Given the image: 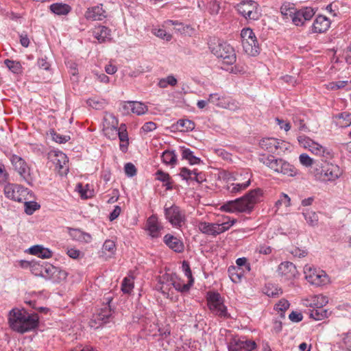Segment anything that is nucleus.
Segmentation results:
<instances>
[{
	"label": "nucleus",
	"mask_w": 351,
	"mask_h": 351,
	"mask_svg": "<svg viewBox=\"0 0 351 351\" xmlns=\"http://www.w3.org/2000/svg\"><path fill=\"white\" fill-rule=\"evenodd\" d=\"M8 320L10 327L21 334L35 330L39 324V317L36 313H29L18 308L10 311Z\"/></svg>",
	"instance_id": "f257e3e1"
},
{
	"label": "nucleus",
	"mask_w": 351,
	"mask_h": 351,
	"mask_svg": "<svg viewBox=\"0 0 351 351\" xmlns=\"http://www.w3.org/2000/svg\"><path fill=\"white\" fill-rule=\"evenodd\" d=\"M261 195L262 190L261 189L250 190L243 197L224 203L221 206V210L227 213H250Z\"/></svg>",
	"instance_id": "f03ea898"
},
{
	"label": "nucleus",
	"mask_w": 351,
	"mask_h": 351,
	"mask_svg": "<svg viewBox=\"0 0 351 351\" xmlns=\"http://www.w3.org/2000/svg\"><path fill=\"white\" fill-rule=\"evenodd\" d=\"M261 162L277 173L293 177L298 174L297 169L282 158H277L273 155H263L259 158Z\"/></svg>",
	"instance_id": "7ed1b4c3"
},
{
	"label": "nucleus",
	"mask_w": 351,
	"mask_h": 351,
	"mask_svg": "<svg viewBox=\"0 0 351 351\" xmlns=\"http://www.w3.org/2000/svg\"><path fill=\"white\" fill-rule=\"evenodd\" d=\"M206 301L210 311L220 317L230 318L227 307L224 305V300L217 291H208L206 293Z\"/></svg>",
	"instance_id": "20e7f679"
},
{
	"label": "nucleus",
	"mask_w": 351,
	"mask_h": 351,
	"mask_svg": "<svg viewBox=\"0 0 351 351\" xmlns=\"http://www.w3.org/2000/svg\"><path fill=\"white\" fill-rule=\"evenodd\" d=\"M212 53L217 58H221L224 64H233L237 60L234 49L226 42H218L210 47Z\"/></svg>",
	"instance_id": "39448f33"
},
{
	"label": "nucleus",
	"mask_w": 351,
	"mask_h": 351,
	"mask_svg": "<svg viewBox=\"0 0 351 351\" xmlns=\"http://www.w3.org/2000/svg\"><path fill=\"white\" fill-rule=\"evenodd\" d=\"M236 219L223 221L221 223L200 221L198 223L197 227L202 233L209 236L216 237L228 230L229 228L236 223Z\"/></svg>",
	"instance_id": "423d86ee"
},
{
	"label": "nucleus",
	"mask_w": 351,
	"mask_h": 351,
	"mask_svg": "<svg viewBox=\"0 0 351 351\" xmlns=\"http://www.w3.org/2000/svg\"><path fill=\"white\" fill-rule=\"evenodd\" d=\"M164 213L166 219L175 228H181L186 221L184 211L175 204L169 207H167L166 204Z\"/></svg>",
	"instance_id": "0eeeda50"
},
{
	"label": "nucleus",
	"mask_w": 351,
	"mask_h": 351,
	"mask_svg": "<svg viewBox=\"0 0 351 351\" xmlns=\"http://www.w3.org/2000/svg\"><path fill=\"white\" fill-rule=\"evenodd\" d=\"M10 161L14 169L19 173L23 180L29 185L33 184L34 179L30 173V168L25 160L17 155L13 154Z\"/></svg>",
	"instance_id": "6e6552de"
},
{
	"label": "nucleus",
	"mask_w": 351,
	"mask_h": 351,
	"mask_svg": "<svg viewBox=\"0 0 351 351\" xmlns=\"http://www.w3.org/2000/svg\"><path fill=\"white\" fill-rule=\"evenodd\" d=\"M258 3L252 0L243 1L237 5L238 12L249 20H258L261 16Z\"/></svg>",
	"instance_id": "1a4fd4ad"
},
{
	"label": "nucleus",
	"mask_w": 351,
	"mask_h": 351,
	"mask_svg": "<svg viewBox=\"0 0 351 351\" xmlns=\"http://www.w3.org/2000/svg\"><path fill=\"white\" fill-rule=\"evenodd\" d=\"M30 193L31 191L27 188L20 184H8L4 187L5 196L18 202H23L24 200H26V195Z\"/></svg>",
	"instance_id": "9d476101"
},
{
	"label": "nucleus",
	"mask_w": 351,
	"mask_h": 351,
	"mask_svg": "<svg viewBox=\"0 0 351 351\" xmlns=\"http://www.w3.org/2000/svg\"><path fill=\"white\" fill-rule=\"evenodd\" d=\"M256 347L255 341L238 336L233 337L228 346V351H252Z\"/></svg>",
	"instance_id": "9b49d317"
},
{
	"label": "nucleus",
	"mask_w": 351,
	"mask_h": 351,
	"mask_svg": "<svg viewBox=\"0 0 351 351\" xmlns=\"http://www.w3.org/2000/svg\"><path fill=\"white\" fill-rule=\"evenodd\" d=\"M315 12L312 8L306 7L295 11L292 14L291 21L297 26L303 25L304 22L309 21L315 15Z\"/></svg>",
	"instance_id": "f8f14e48"
},
{
	"label": "nucleus",
	"mask_w": 351,
	"mask_h": 351,
	"mask_svg": "<svg viewBox=\"0 0 351 351\" xmlns=\"http://www.w3.org/2000/svg\"><path fill=\"white\" fill-rule=\"evenodd\" d=\"M278 274L285 280H291L298 275V270L295 265L289 261L281 263L278 268Z\"/></svg>",
	"instance_id": "ddd939ff"
},
{
	"label": "nucleus",
	"mask_w": 351,
	"mask_h": 351,
	"mask_svg": "<svg viewBox=\"0 0 351 351\" xmlns=\"http://www.w3.org/2000/svg\"><path fill=\"white\" fill-rule=\"evenodd\" d=\"M320 299L319 306H316L311 310L310 317L315 320H322L328 317L331 313L328 309L323 308V306L328 303L327 298L325 296H321Z\"/></svg>",
	"instance_id": "4468645a"
},
{
	"label": "nucleus",
	"mask_w": 351,
	"mask_h": 351,
	"mask_svg": "<svg viewBox=\"0 0 351 351\" xmlns=\"http://www.w3.org/2000/svg\"><path fill=\"white\" fill-rule=\"evenodd\" d=\"M330 26V21L328 18L323 15H319L314 20L311 26L312 33L322 34L326 32Z\"/></svg>",
	"instance_id": "2eb2a0df"
},
{
	"label": "nucleus",
	"mask_w": 351,
	"mask_h": 351,
	"mask_svg": "<svg viewBox=\"0 0 351 351\" xmlns=\"http://www.w3.org/2000/svg\"><path fill=\"white\" fill-rule=\"evenodd\" d=\"M163 241L167 246L175 252L181 253L184 250L183 242L172 234H167L163 238Z\"/></svg>",
	"instance_id": "dca6fc26"
},
{
	"label": "nucleus",
	"mask_w": 351,
	"mask_h": 351,
	"mask_svg": "<svg viewBox=\"0 0 351 351\" xmlns=\"http://www.w3.org/2000/svg\"><path fill=\"white\" fill-rule=\"evenodd\" d=\"M85 17L88 20L101 21L106 17V11L103 9V5L93 6L88 8L85 13Z\"/></svg>",
	"instance_id": "f3484780"
},
{
	"label": "nucleus",
	"mask_w": 351,
	"mask_h": 351,
	"mask_svg": "<svg viewBox=\"0 0 351 351\" xmlns=\"http://www.w3.org/2000/svg\"><path fill=\"white\" fill-rule=\"evenodd\" d=\"M242 46L245 52L251 56H256L261 52L256 36L247 41H243Z\"/></svg>",
	"instance_id": "a211bd4d"
},
{
	"label": "nucleus",
	"mask_w": 351,
	"mask_h": 351,
	"mask_svg": "<svg viewBox=\"0 0 351 351\" xmlns=\"http://www.w3.org/2000/svg\"><path fill=\"white\" fill-rule=\"evenodd\" d=\"M306 278L312 284L317 286L325 285L328 282V276L324 271H317L315 269L311 274L306 276Z\"/></svg>",
	"instance_id": "6ab92c4d"
},
{
	"label": "nucleus",
	"mask_w": 351,
	"mask_h": 351,
	"mask_svg": "<svg viewBox=\"0 0 351 351\" xmlns=\"http://www.w3.org/2000/svg\"><path fill=\"white\" fill-rule=\"evenodd\" d=\"M162 226H159L157 217L154 215L150 216L146 223V230L149 231V235L153 238L159 237V232L162 230Z\"/></svg>",
	"instance_id": "aec40b11"
},
{
	"label": "nucleus",
	"mask_w": 351,
	"mask_h": 351,
	"mask_svg": "<svg viewBox=\"0 0 351 351\" xmlns=\"http://www.w3.org/2000/svg\"><path fill=\"white\" fill-rule=\"evenodd\" d=\"M110 29L103 25L95 27L93 30V36L99 43H104L110 39Z\"/></svg>",
	"instance_id": "412c9836"
},
{
	"label": "nucleus",
	"mask_w": 351,
	"mask_h": 351,
	"mask_svg": "<svg viewBox=\"0 0 351 351\" xmlns=\"http://www.w3.org/2000/svg\"><path fill=\"white\" fill-rule=\"evenodd\" d=\"M260 147L268 152L274 153L280 147L278 139L275 138H265L261 140Z\"/></svg>",
	"instance_id": "4be33fe9"
},
{
	"label": "nucleus",
	"mask_w": 351,
	"mask_h": 351,
	"mask_svg": "<svg viewBox=\"0 0 351 351\" xmlns=\"http://www.w3.org/2000/svg\"><path fill=\"white\" fill-rule=\"evenodd\" d=\"M112 311L110 305L104 306L100 311L95 316V319L91 321V323H96L97 321L101 322L100 326L110 322L112 317Z\"/></svg>",
	"instance_id": "5701e85b"
},
{
	"label": "nucleus",
	"mask_w": 351,
	"mask_h": 351,
	"mask_svg": "<svg viewBox=\"0 0 351 351\" xmlns=\"http://www.w3.org/2000/svg\"><path fill=\"white\" fill-rule=\"evenodd\" d=\"M182 159L186 160L191 165L199 164L202 160L199 157L194 155V153L189 148L184 146L180 147Z\"/></svg>",
	"instance_id": "b1692460"
},
{
	"label": "nucleus",
	"mask_w": 351,
	"mask_h": 351,
	"mask_svg": "<svg viewBox=\"0 0 351 351\" xmlns=\"http://www.w3.org/2000/svg\"><path fill=\"white\" fill-rule=\"evenodd\" d=\"M28 251L31 254L36 255L42 259L49 258L52 256V252L49 249L40 245H36L29 247Z\"/></svg>",
	"instance_id": "393cba45"
},
{
	"label": "nucleus",
	"mask_w": 351,
	"mask_h": 351,
	"mask_svg": "<svg viewBox=\"0 0 351 351\" xmlns=\"http://www.w3.org/2000/svg\"><path fill=\"white\" fill-rule=\"evenodd\" d=\"M324 172L322 180L332 181L338 178L341 174L340 169L338 166L328 163L326 165V169Z\"/></svg>",
	"instance_id": "a878e982"
},
{
	"label": "nucleus",
	"mask_w": 351,
	"mask_h": 351,
	"mask_svg": "<svg viewBox=\"0 0 351 351\" xmlns=\"http://www.w3.org/2000/svg\"><path fill=\"white\" fill-rule=\"evenodd\" d=\"M50 10L56 15H66L71 11V7L62 3H54L50 5Z\"/></svg>",
	"instance_id": "bb28decb"
},
{
	"label": "nucleus",
	"mask_w": 351,
	"mask_h": 351,
	"mask_svg": "<svg viewBox=\"0 0 351 351\" xmlns=\"http://www.w3.org/2000/svg\"><path fill=\"white\" fill-rule=\"evenodd\" d=\"M110 117L112 119V125L105 127L104 128V133L107 138L114 140L116 139L117 136L118 120L113 115H110Z\"/></svg>",
	"instance_id": "cd10ccee"
},
{
	"label": "nucleus",
	"mask_w": 351,
	"mask_h": 351,
	"mask_svg": "<svg viewBox=\"0 0 351 351\" xmlns=\"http://www.w3.org/2000/svg\"><path fill=\"white\" fill-rule=\"evenodd\" d=\"M28 264L29 265V268L34 275L43 277V270L45 269L44 266L45 264H46V261L32 260V263Z\"/></svg>",
	"instance_id": "c85d7f7f"
},
{
	"label": "nucleus",
	"mask_w": 351,
	"mask_h": 351,
	"mask_svg": "<svg viewBox=\"0 0 351 351\" xmlns=\"http://www.w3.org/2000/svg\"><path fill=\"white\" fill-rule=\"evenodd\" d=\"M302 215L308 226L311 227L318 226L319 217L317 213L309 209H306L303 211Z\"/></svg>",
	"instance_id": "c756f323"
},
{
	"label": "nucleus",
	"mask_w": 351,
	"mask_h": 351,
	"mask_svg": "<svg viewBox=\"0 0 351 351\" xmlns=\"http://www.w3.org/2000/svg\"><path fill=\"white\" fill-rule=\"evenodd\" d=\"M161 159L163 163L175 166L177 163V156L174 150H165L162 152Z\"/></svg>",
	"instance_id": "7c9ffc66"
},
{
	"label": "nucleus",
	"mask_w": 351,
	"mask_h": 351,
	"mask_svg": "<svg viewBox=\"0 0 351 351\" xmlns=\"http://www.w3.org/2000/svg\"><path fill=\"white\" fill-rule=\"evenodd\" d=\"M228 272L231 280L235 283L240 282L243 276V269L239 267L230 266Z\"/></svg>",
	"instance_id": "2f4dec72"
},
{
	"label": "nucleus",
	"mask_w": 351,
	"mask_h": 351,
	"mask_svg": "<svg viewBox=\"0 0 351 351\" xmlns=\"http://www.w3.org/2000/svg\"><path fill=\"white\" fill-rule=\"evenodd\" d=\"M193 285V280L191 279L189 280L188 283H184L182 280L180 279L178 280H174L173 282H171L172 287L180 293H186L188 292L191 287Z\"/></svg>",
	"instance_id": "473e14b6"
},
{
	"label": "nucleus",
	"mask_w": 351,
	"mask_h": 351,
	"mask_svg": "<svg viewBox=\"0 0 351 351\" xmlns=\"http://www.w3.org/2000/svg\"><path fill=\"white\" fill-rule=\"evenodd\" d=\"M70 235L75 240L80 241L90 242L91 237L89 234L85 233L79 229H70Z\"/></svg>",
	"instance_id": "72a5a7b5"
},
{
	"label": "nucleus",
	"mask_w": 351,
	"mask_h": 351,
	"mask_svg": "<svg viewBox=\"0 0 351 351\" xmlns=\"http://www.w3.org/2000/svg\"><path fill=\"white\" fill-rule=\"evenodd\" d=\"M326 165L328 163L323 162H315L313 166L312 173L314 174V176L316 179L322 180L324 176V171L326 169Z\"/></svg>",
	"instance_id": "f704fd0d"
},
{
	"label": "nucleus",
	"mask_w": 351,
	"mask_h": 351,
	"mask_svg": "<svg viewBox=\"0 0 351 351\" xmlns=\"http://www.w3.org/2000/svg\"><path fill=\"white\" fill-rule=\"evenodd\" d=\"M4 64L14 73L19 74L22 72V66L19 61L6 59L4 60Z\"/></svg>",
	"instance_id": "c9c22d12"
},
{
	"label": "nucleus",
	"mask_w": 351,
	"mask_h": 351,
	"mask_svg": "<svg viewBox=\"0 0 351 351\" xmlns=\"http://www.w3.org/2000/svg\"><path fill=\"white\" fill-rule=\"evenodd\" d=\"M25 213L28 215H32L36 210L40 208V205L34 201L24 200Z\"/></svg>",
	"instance_id": "e433bc0d"
},
{
	"label": "nucleus",
	"mask_w": 351,
	"mask_h": 351,
	"mask_svg": "<svg viewBox=\"0 0 351 351\" xmlns=\"http://www.w3.org/2000/svg\"><path fill=\"white\" fill-rule=\"evenodd\" d=\"M250 180L249 179L247 181L243 183H237V184H232L230 186H228V190L231 193H237L242 190L247 189L250 184Z\"/></svg>",
	"instance_id": "4c0bfd02"
},
{
	"label": "nucleus",
	"mask_w": 351,
	"mask_h": 351,
	"mask_svg": "<svg viewBox=\"0 0 351 351\" xmlns=\"http://www.w3.org/2000/svg\"><path fill=\"white\" fill-rule=\"evenodd\" d=\"M67 272L60 267H56V272L53 274L52 280L53 282H60L64 280L67 277Z\"/></svg>",
	"instance_id": "58836bf2"
},
{
	"label": "nucleus",
	"mask_w": 351,
	"mask_h": 351,
	"mask_svg": "<svg viewBox=\"0 0 351 351\" xmlns=\"http://www.w3.org/2000/svg\"><path fill=\"white\" fill-rule=\"evenodd\" d=\"M50 134L52 137V139L58 143H65L68 142L71 137L68 135H61L60 134H58L54 130H50Z\"/></svg>",
	"instance_id": "ea45409f"
},
{
	"label": "nucleus",
	"mask_w": 351,
	"mask_h": 351,
	"mask_svg": "<svg viewBox=\"0 0 351 351\" xmlns=\"http://www.w3.org/2000/svg\"><path fill=\"white\" fill-rule=\"evenodd\" d=\"M147 111V107L139 101H134L132 104V113L137 115H142Z\"/></svg>",
	"instance_id": "a19ab883"
},
{
	"label": "nucleus",
	"mask_w": 351,
	"mask_h": 351,
	"mask_svg": "<svg viewBox=\"0 0 351 351\" xmlns=\"http://www.w3.org/2000/svg\"><path fill=\"white\" fill-rule=\"evenodd\" d=\"M195 169L193 170H190L186 167H182L180 169V172L179 176L184 180H186L188 183L192 182L193 176Z\"/></svg>",
	"instance_id": "79ce46f5"
},
{
	"label": "nucleus",
	"mask_w": 351,
	"mask_h": 351,
	"mask_svg": "<svg viewBox=\"0 0 351 351\" xmlns=\"http://www.w3.org/2000/svg\"><path fill=\"white\" fill-rule=\"evenodd\" d=\"M44 269L43 278L47 280H51L53 274L56 272V267L51 263L46 262Z\"/></svg>",
	"instance_id": "37998d69"
},
{
	"label": "nucleus",
	"mask_w": 351,
	"mask_h": 351,
	"mask_svg": "<svg viewBox=\"0 0 351 351\" xmlns=\"http://www.w3.org/2000/svg\"><path fill=\"white\" fill-rule=\"evenodd\" d=\"M290 303L285 299L280 300L278 304H276L275 309L280 311V317H285V312L289 308Z\"/></svg>",
	"instance_id": "c03bdc74"
},
{
	"label": "nucleus",
	"mask_w": 351,
	"mask_h": 351,
	"mask_svg": "<svg viewBox=\"0 0 351 351\" xmlns=\"http://www.w3.org/2000/svg\"><path fill=\"white\" fill-rule=\"evenodd\" d=\"M117 136H119L121 143L129 142V138L125 124H121V125L118 128Z\"/></svg>",
	"instance_id": "a18cd8bd"
},
{
	"label": "nucleus",
	"mask_w": 351,
	"mask_h": 351,
	"mask_svg": "<svg viewBox=\"0 0 351 351\" xmlns=\"http://www.w3.org/2000/svg\"><path fill=\"white\" fill-rule=\"evenodd\" d=\"M295 8L294 7H289V5L283 4L280 8V12L282 15L286 16L287 19H292V14H294Z\"/></svg>",
	"instance_id": "49530a36"
},
{
	"label": "nucleus",
	"mask_w": 351,
	"mask_h": 351,
	"mask_svg": "<svg viewBox=\"0 0 351 351\" xmlns=\"http://www.w3.org/2000/svg\"><path fill=\"white\" fill-rule=\"evenodd\" d=\"M178 127L184 128L187 131H192L195 128V123L189 119H179L177 121Z\"/></svg>",
	"instance_id": "de8ad7c7"
},
{
	"label": "nucleus",
	"mask_w": 351,
	"mask_h": 351,
	"mask_svg": "<svg viewBox=\"0 0 351 351\" xmlns=\"http://www.w3.org/2000/svg\"><path fill=\"white\" fill-rule=\"evenodd\" d=\"M134 288V282L132 280L125 278L123 280L122 284H121V291L124 293H130L132 289Z\"/></svg>",
	"instance_id": "09e8293b"
},
{
	"label": "nucleus",
	"mask_w": 351,
	"mask_h": 351,
	"mask_svg": "<svg viewBox=\"0 0 351 351\" xmlns=\"http://www.w3.org/2000/svg\"><path fill=\"white\" fill-rule=\"evenodd\" d=\"M87 104L96 110H99L103 108L104 104H106V101L104 99H96L95 98L88 99L87 100Z\"/></svg>",
	"instance_id": "8fccbe9b"
},
{
	"label": "nucleus",
	"mask_w": 351,
	"mask_h": 351,
	"mask_svg": "<svg viewBox=\"0 0 351 351\" xmlns=\"http://www.w3.org/2000/svg\"><path fill=\"white\" fill-rule=\"evenodd\" d=\"M309 150L317 155H323L325 152V148L315 141L311 143Z\"/></svg>",
	"instance_id": "3c124183"
},
{
	"label": "nucleus",
	"mask_w": 351,
	"mask_h": 351,
	"mask_svg": "<svg viewBox=\"0 0 351 351\" xmlns=\"http://www.w3.org/2000/svg\"><path fill=\"white\" fill-rule=\"evenodd\" d=\"M255 36V34L253 30L250 27L243 28L241 32V43L243 41H247L252 38Z\"/></svg>",
	"instance_id": "603ef678"
},
{
	"label": "nucleus",
	"mask_w": 351,
	"mask_h": 351,
	"mask_svg": "<svg viewBox=\"0 0 351 351\" xmlns=\"http://www.w3.org/2000/svg\"><path fill=\"white\" fill-rule=\"evenodd\" d=\"M125 175L129 178H132L136 175V168L132 162H128L124 166Z\"/></svg>",
	"instance_id": "864d4df0"
},
{
	"label": "nucleus",
	"mask_w": 351,
	"mask_h": 351,
	"mask_svg": "<svg viewBox=\"0 0 351 351\" xmlns=\"http://www.w3.org/2000/svg\"><path fill=\"white\" fill-rule=\"evenodd\" d=\"M300 163L305 167L313 166L315 162L313 160L306 154H302L299 156Z\"/></svg>",
	"instance_id": "5fc2aeb1"
},
{
	"label": "nucleus",
	"mask_w": 351,
	"mask_h": 351,
	"mask_svg": "<svg viewBox=\"0 0 351 351\" xmlns=\"http://www.w3.org/2000/svg\"><path fill=\"white\" fill-rule=\"evenodd\" d=\"M155 179L165 183L166 181L171 180V177L168 173L159 169L155 173Z\"/></svg>",
	"instance_id": "6e6d98bb"
},
{
	"label": "nucleus",
	"mask_w": 351,
	"mask_h": 351,
	"mask_svg": "<svg viewBox=\"0 0 351 351\" xmlns=\"http://www.w3.org/2000/svg\"><path fill=\"white\" fill-rule=\"evenodd\" d=\"M171 287H172V285L170 283L169 284L158 283V285H157L156 289L158 291H160V293L164 296L168 297L169 292L171 289Z\"/></svg>",
	"instance_id": "4d7b16f0"
},
{
	"label": "nucleus",
	"mask_w": 351,
	"mask_h": 351,
	"mask_svg": "<svg viewBox=\"0 0 351 351\" xmlns=\"http://www.w3.org/2000/svg\"><path fill=\"white\" fill-rule=\"evenodd\" d=\"M206 180V175L204 173L198 171L195 169L194 174L193 176L192 182H196L198 184H201Z\"/></svg>",
	"instance_id": "13d9d810"
},
{
	"label": "nucleus",
	"mask_w": 351,
	"mask_h": 351,
	"mask_svg": "<svg viewBox=\"0 0 351 351\" xmlns=\"http://www.w3.org/2000/svg\"><path fill=\"white\" fill-rule=\"evenodd\" d=\"M182 269L184 271L185 276L189 278V280H191L192 279L194 281L190 265L188 261H183L182 263Z\"/></svg>",
	"instance_id": "bf43d9fd"
},
{
	"label": "nucleus",
	"mask_w": 351,
	"mask_h": 351,
	"mask_svg": "<svg viewBox=\"0 0 351 351\" xmlns=\"http://www.w3.org/2000/svg\"><path fill=\"white\" fill-rule=\"evenodd\" d=\"M134 101H125L122 103L120 108L123 114H128L132 112V104Z\"/></svg>",
	"instance_id": "052dcab7"
},
{
	"label": "nucleus",
	"mask_w": 351,
	"mask_h": 351,
	"mask_svg": "<svg viewBox=\"0 0 351 351\" xmlns=\"http://www.w3.org/2000/svg\"><path fill=\"white\" fill-rule=\"evenodd\" d=\"M176 275L165 274L160 277L158 283L171 284L175 280Z\"/></svg>",
	"instance_id": "680f3d73"
},
{
	"label": "nucleus",
	"mask_w": 351,
	"mask_h": 351,
	"mask_svg": "<svg viewBox=\"0 0 351 351\" xmlns=\"http://www.w3.org/2000/svg\"><path fill=\"white\" fill-rule=\"evenodd\" d=\"M298 141L300 145H303L304 147L308 148L311 146V143H313L312 139L305 135L298 136Z\"/></svg>",
	"instance_id": "e2e57ef3"
},
{
	"label": "nucleus",
	"mask_w": 351,
	"mask_h": 351,
	"mask_svg": "<svg viewBox=\"0 0 351 351\" xmlns=\"http://www.w3.org/2000/svg\"><path fill=\"white\" fill-rule=\"evenodd\" d=\"M115 243L112 240H106L103 245V250L113 254L115 251Z\"/></svg>",
	"instance_id": "0e129e2a"
},
{
	"label": "nucleus",
	"mask_w": 351,
	"mask_h": 351,
	"mask_svg": "<svg viewBox=\"0 0 351 351\" xmlns=\"http://www.w3.org/2000/svg\"><path fill=\"white\" fill-rule=\"evenodd\" d=\"M208 8L211 14H217L220 10L219 3L217 1H211L209 3Z\"/></svg>",
	"instance_id": "69168bd1"
},
{
	"label": "nucleus",
	"mask_w": 351,
	"mask_h": 351,
	"mask_svg": "<svg viewBox=\"0 0 351 351\" xmlns=\"http://www.w3.org/2000/svg\"><path fill=\"white\" fill-rule=\"evenodd\" d=\"M289 319L293 322H300L303 319V315L301 313H298L296 311H292L289 315Z\"/></svg>",
	"instance_id": "338daca9"
},
{
	"label": "nucleus",
	"mask_w": 351,
	"mask_h": 351,
	"mask_svg": "<svg viewBox=\"0 0 351 351\" xmlns=\"http://www.w3.org/2000/svg\"><path fill=\"white\" fill-rule=\"evenodd\" d=\"M339 119H342L345 123L343 124L344 127L349 126L351 124V114L344 112L338 115Z\"/></svg>",
	"instance_id": "774afa93"
}]
</instances>
